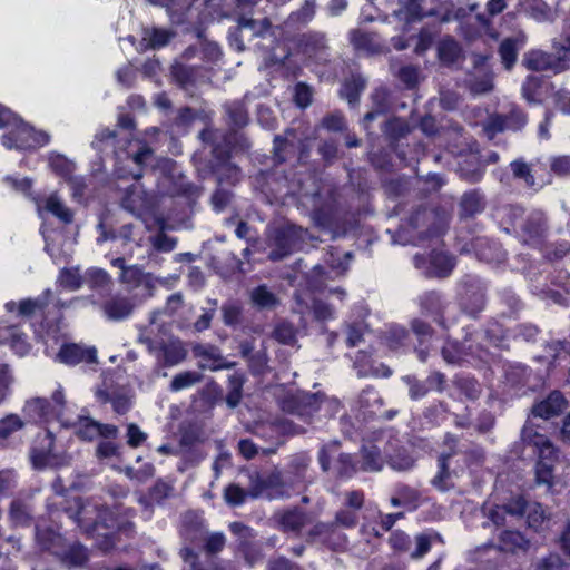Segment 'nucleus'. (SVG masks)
<instances>
[{
	"label": "nucleus",
	"instance_id": "nucleus-1",
	"mask_svg": "<svg viewBox=\"0 0 570 570\" xmlns=\"http://www.w3.org/2000/svg\"><path fill=\"white\" fill-rule=\"evenodd\" d=\"M92 147L99 153H111L115 158V173L118 178H132L135 183L125 189L121 206L134 216L141 218L153 206L151 197L138 181L144 166L153 157V149L141 141H130L128 137L118 139L115 131L102 129L96 134Z\"/></svg>",
	"mask_w": 570,
	"mask_h": 570
},
{
	"label": "nucleus",
	"instance_id": "nucleus-2",
	"mask_svg": "<svg viewBox=\"0 0 570 570\" xmlns=\"http://www.w3.org/2000/svg\"><path fill=\"white\" fill-rule=\"evenodd\" d=\"M233 0H205L199 14L198 24L223 19H236L237 27L229 33V43L238 51L245 49L244 41H254L257 48L271 47L282 30L272 28L268 18L255 19L242 14Z\"/></svg>",
	"mask_w": 570,
	"mask_h": 570
},
{
	"label": "nucleus",
	"instance_id": "nucleus-3",
	"mask_svg": "<svg viewBox=\"0 0 570 570\" xmlns=\"http://www.w3.org/2000/svg\"><path fill=\"white\" fill-rule=\"evenodd\" d=\"M23 414L35 423L58 421L63 428H71L82 440L91 441L100 435V423L85 415L70 413L61 385L51 395V401L33 397L26 402Z\"/></svg>",
	"mask_w": 570,
	"mask_h": 570
},
{
	"label": "nucleus",
	"instance_id": "nucleus-4",
	"mask_svg": "<svg viewBox=\"0 0 570 570\" xmlns=\"http://www.w3.org/2000/svg\"><path fill=\"white\" fill-rule=\"evenodd\" d=\"M484 513L497 527L505 525L514 519L525 517L530 529L539 532L546 529L549 517L538 502H529L522 495L510 497L503 503L484 504Z\"/></svg>",
	"mask_w": 570,
	"mask_h": 570
},
{
	"label": "nucleus",
	"instance_id": "nucleus-5",
	"mask_svg": "<svg viewBox=\"0 0 570 570\" xmlns=\"http://www.w3.org/2000/svg\"><path fill=\"white\" fill-rule=\"evenodd\" d=\"M45 344V353L53 362L67 366H75L80 363H96L97 350L80 343L68 342L61 333L59 325L49 326L42 334L37 332Z\"/></svg>",
	"mask_w": 570,
	"mask_h": 570
},
{
	"label": "nucleus",
	"instance_id": "nucleus-6",
	"mask_svg": "<svg viewBox=\"0 0 570 570\" xmlns=\"http://www.w3.org/2000/svg\"><path fill=\"white\" fill-rule=\"evenodd\" d=\"M532 263L522 267V273L530 281L531 292L542 299L567 306L570 303V272L554 269L543 277Z\"/></svg>",
	"mask_w": 570,
	"mask_h": 570
},
{
	"label": "nucleus",
	"instance_id": "nucleus-7",
	"mask_svg": "<svg viewBox=\"0 0 570 570\" xmlns=\"http://www.w3.org/2000/svg\"><path fill=\"white\" fill-rule=\"evenodd\" d=\"M482 333L472 332L465 328V336L462 343L448 338L441 350V355L448 364L462 365L469 363L478 366L488 363L490 353L488 345L480 344Z\"/></svg>",
	"mask_w": 570,
	"mask_h": 570
},
{
	"label": "nucleus",
	"instance_id": "nucleus-8",
	"mask_svg": "<svg viewBox=\"0 0 570 570\" xmlns=\"http://www.w3.org/2000/svg\"><path fill=\"white\" fill-rule=\"evenodd\" d=\"M556 53L542 50L528 51L522 60L523 66L532 71H550L554 75L569 68L570 62V24L564 29L559 41H554Z\"/></svg>",
	"mask_w": 570,
	"mask_h": 570
},
{
	"label": "nucleus",
	"instance_id": "nucleus-9",
	"mask_svg": "<svg viewBox=\"0 0 570 570\" xmlns=\"http://www.w3.org/2000/svg\"><path fill=\"white\" fill-rule=\"evenodd\" d=\"M315 13V1L314 0H305L304 4L295 12H293L283 26H273L272 28H276L282 30V33L278 35L277 40L267 48H259L266 55L264 57L265 61L269 65H283L288 59L291 52L287 41V33L296 27L302 24H306L312 20Z\"/></svg>",
	"mask_w": 570,
	"mask_h": 570
},
{
	"label": "nucleus",
	"instance_id": "nucleus-10",
	"mask_svg": "<svg viewBox=\"0 0 570 570\" xmlns=\"http://www.w3.org/2000/svg\"><path fill=\"white\" fill-rule=\"evenodd\" d=\"M324 274L322 266H315L312 272V278L306 288L297 289L295 293V312L304 316L312 313L317 321H327L334 317V309L327 303L317 297V293L323 292V284L318 278Z\"/></svg>",
	"mask_w": 570,
	"mask_h": 570
},
{
	"label": "nucleus",
	"instance_id": "nucleus-11",
	"mask_svg": "<svg viewBox=\"0 0 570 570\" xmlns=\"http://www.w3.org/2000/svg\"><path fill=\"white\" fill-rule=\"evenodd\" d=\"M119 282L131 294L132 299L141 304L154 296L158 284L166 285L167 278L156 277L138 265H128V268H124V272L120 273Z\"/></svg>",
	"mask_w": 570,
	"mask_h": 570
},
{
	"label": "nucleus",
	"instance_id": "nucleus-12",
	"mask_svg": "<svg viewBox=\"0 0 570 570\" xmlns=\"http://www.w3.org/2000/svg\"><path fill=\"white\" fill-rule=\"evenodd\" d=\"M30 459L36 469L61 468L70 463V455L55 444L50 431L39 433L30 449Z\"/></svg>",
	"mask_w": 570,
	"mask_h": 570
},
{
	"label": "nucleus",
	"instance_id": "nucleus-13",
	"mask_svg": "<svg viewBox=\"0 0 570 570\" xmlns=\"http://www.w3.org/2000/svg\"><path fill=\"white\" fill-rule=\"evenodd\" d=\"M393 448L392 431L373 432L370 439L363 440L361 448L360 470L367 472L381 471L386 462L384 448Z\"/></svg>",
	"mask_w": 570,
	"mask_h": 570
},
{
	"label": "nucleus",
	"instance_id": "nucleus-14",
	"mask_svg": "<svg viewBox=\"0 0 570 570\" xmlns=\"http://www.w3.org/2000/svg\"><path fill=\"white\" fill-rule=\"evenodd\" d=\"M48 142L49 135L47 132L35 131L22 120L2 136V145L7 149L29 150L46 146Z\"/></svg>",
	"mask_w": 570,
	"mask_h": 570
},
{
	"label": "nucleus",
	"instance_id": "nucleus-15",
	"mask_svg": "<svg viewBox=\"0 0 570 570\" xmlns=\"http://www.w3.org/2000/svg\"><path fill=\"white\" fill-rule=\"evenodd\" d=\"M417 303L421 313L426 316H432L434 322L444 330L456 323V316L451 314V305L448 303L443 295L435 291H430L421 294L417 297Z\"/></svg>",
	"mask_w": 570,
	"mask_h": 570
},
{
	"label": "nucleus",
	"instance_id": "nucleus-16",
	"mask_svg": "<svg viewBox=\"0 0 570 570\" xmlns=\"http://www.w3.org/2000/svg\"><path fill=\"white\" fill-rule=\"evenodd\" d=\"M304 234L305 230L295 225L275 228L269 235V246L272 247L269 258L279 261L299 248Z\"/></svg>",
	"mask_w": 570,
	"mask_h": 570
},
{
	"label": "nucleus",
	"instance_id": "nucleus-17",
	"mask_svg": "<svg viewBox=\"0 0 570 570\" xmlns=\"http://www.w3.org/2000/svg\"><path fill=\"white\" fill-rule=\"evenodd\" d=\"M485 284L478 276H465L459 291L462 309L471 316L479 314L485 306Z\"/></svg>",
	"mask_w": 570,
	"mask_h": 570
},
{
	"label": "nucleus",
	"instance_id": "nucleus-18",
	"mask_svg": "<svg viewBox=\"0 0 570 570\" xmlns=\"http://www.w3.org/2000/svg\"><path fill=\"white\" fill-rule=\"evenodd\" d=\"M139 340L147 344L158 366L173 367L184 362L187 357L188 352L180 340L171 338L157 344H154L150 338L142 336Z\"/></svg>",
	"mask_w": 570,
	"mask_h": 570
},
{
	"label": "nucleus",
	"instance_id": "nucleus-19",
	"mask_svg": "<svg viewBox=\"0 0 570 570\" xmlns=\"http://www.w3.org/2000/svg\"><path fill=\"white\" fill-rule=\"evenodd\" d=\"M52 297V292L50 289L45 291L39 297L37 298H26L19 302L17 304L13 301L7 302L4 307L9 313L14 312L18 308V314L21 316H30L33 315L37 312H40L45 317V324H41L40 330H36L37 332L45 333L46 330L49 326H56L57 324H52L50 320V301Z\"/></svg>",
	"mask_w": 570,
	"mask_h": 570
},
{
	"label": "nucleus",
	"instance_id": "nucleus-20",
	"mask_svg": "<svg viewBox=\"0 0 570 570\" xmlns=\"http://www.w3.org/2000/svg\"><path fill=\"white\" fill-rule=\"evenodd\" d=\"M527 122L528 117L521 108L511 105L507 112L491 115L484 124L483 130L489 139H493L498 132L504 130H520Z\"/></svg>",
	"mask_w": 570,
	"mask_h": 570
},
{
	"label": "nucleus",
	"instance_id": "nucleus-21",
	"mask_svg": "<svg viewBox=\"0 0 570 570\" xmlns=\"http://www.w3.org/2000/svg\"><path fill=\"white\" fill-rule=\"evenodd\" d=\"M549 229L548 219L542 210L530 212L517 232L519 239L530 246L537 247L542 244Z\"/></svg>",
	"mask_w": 570,
	"mask_h": 570
},
{
	"label": "nucleus",
	"instance_id": "nucleus-22",
	"mask_svg": "<svg viewBox=\"0 0 570 570\" xmlns=\"http://www.w3.org/2000/svg\"><path fill=\"white\" fill-rule=\"evenodd\" d=\"M134 517V510L130 508H124L121 504L114 507V510L102 508L98 511V519L94 522L91 529H86L88 532H95L98 530L100 524L106 529L128 530L132 523L130 519Z\"/></svg>",
	"mask_w": 570,
	"mask_h": 570
},
{
	"label": "nucleus",
	"instance_id": "nucleus-23",
	"mask_svg": "<svg viewBox=\"0 0 570 570\" xmlns=\"http://www.w3.org/2000/svg\"><path fill=\"white\" fill-rule=\"evenodd\" d=\"M313 219L318 226L330 228L336 212V199L331 188H324L312 196Z\"/></svg>",
	"mask_w": 570,
	"mask_h": 570
},
{
	"label": "nucleus",
	"instance_id": "nucleus-24",
	"mask_svg": "<svg viewBox=\"0 0 570 570\" xmlns=\"http://www.w3.org/2000/svg\"><path fill=\"white\" fill-rule=\"evenodd\" d=\"M285 491L283 490L282 474L277 471L269 473L266 476L258 474L250 476V483L248 488V494L252 498L266 497L274 499L283 497Z\"/></svg>",
	"mask_w": 570,
	"mask_h": 570
},
{
	"label": "nucleus",
	"instance_id": "nucleus-25",
	"mask_svg": "<svg viewBox=\"0 0 570 570\" xmlns=\"http://www.w3.org/2000/svg\"><path fill=\"white\" fill-rule=\"evenodd\" d=\"M38 216L43 217V213H50L65 224H70L73 219L72 210L66 206L57 193L49 195H38L32 197Z\"/></svg>",
	"mask_w": 570,
	"mask_h": 570
},
{
	"label": "nucleus",
	"instance_id": "nucleus-26",
	"mask_svg": "<svg viewBox=\"0 0 570 570\" xmlns=\"http://www.w3.org/2000/svg\"><path fill=\"white\" fill-rule=\"evenodd\" d=\"M299 406L301 416H313L316 412L334 415L340 409V402L335 399H327L323 394L306 393L301 396Z\"/></svg>",
	"mask_w": 570,
	"mask_h": 570
},
{
	"label": "nucleus",
	"instance_id": "nucleus-27",
	"mask_svg": "<svg viewBox=\"0 0 570 570\" xmlns=\"http://www.w3.org/2000/svg\"><path fill=\"white\" fill-rule=\"evenodd\" d=\"M273 520L279 530L295 535H298L302 529L311 522L308 515L298 508L279 510L275 512Z\"/></svg>",
	"mask_w": 570,
	"mask_h": 570
},
{
	"label": "nucleus",
	"instance_id": "nucleus-28",
	"mask_svg": "<svg viewBox=\"0 0 570 570\" xmlns=\"http://www.w3.org/2000/svg\"><path fill=\"white\" fill-rule=\"evenodd\" d=\"M470 246H472L476 258L488 264L499 265L507 258L501 245L485 237L474 238Z\"/></svg>",
	"mask_w": 570,
	"mask_h": 570
},
{
	"label": "nucleus",
	"instance_id": "nucleus-29",
	"mask_svg": "<svg viewBox=\"0 0 570 570\" xmlns=\"http://www.w3.org/2000/svg\"><path fill=\"white\" fill-rule=\"evenodd\" d=\"M522 440L532 444L538 452V461H546L553 464L558 459V451L550 440L537 432H532L528 425L522 430Z\"/></svg>",
	"mask_w": 570,
	"mask_h": 570
},
{
	"label": "nucleus",
	"instance_id": "nucleus-30",
	"mask_svg": "<svg viewBox=\"0 0 570 570\" xmlns=\"http://www.w3.org/2000/svg\"><path fill=\"white\" fill-rule=\"evenodd\" d=\"M136 304L138 303L132 297L116 295L104 303V315L115 322L126 320L131 315Z\"/></svg>",
	"mask_w": 570,
	"mask_h": 570
},
{
	"label": "nucleus",
	"instance_id": "nucleus-31",
	"mask_svg": "<svg viewBox=\"0 0 570 570\" xmlns=\"http://www.w3.org/2000/svg\"><path fill=\"white\" fill-rule=\"evenodd\" d=\"M567 406V400L559 391L551 392L546 399L535 403L532 407L534 416L548 420L560 415Z\"/></svg>",
	"mask_w": 570,
	"mask_h": 570
},
{
	"label": "nucleus",
	"instance_id": "nucleus-32",
	"mask_svg": "<svg viewBox=\"0 0 570 570\" xmlns=\"http://www.w3.org/2000/svg\"><path fill=\"white\" fill-rule=\"evenodd\" d=\"M382 343L394 353H405L411 348V336L403 326L392 324L384 331Z\"/></svg>",
	"mask_w": 570,
	"mask_h": 570
},
{
	"label": "nucleus",
	"instance_id": "nucleus-33",
	"mask_svg": "<svg viewBox=\"0 0 570 570\" xmlns=\"http://www.w3.org/2000/svg\"><path fill=\"white\" fill-rule=\"evenodd\" d=\"M195 355L199 358V366L205 370L218 371L229 368L228 363L220 355L219 350L212 345H197L194 348Z\"/></svg>",
	"mask_w": 570,
	"mask_h": 570
},
{
	"label": "nucleus",
	"instance_id": "nucleus-34",
	"mask_svg": "<svg viewBox=\"0 0 570 570\" xmlns=\"http://www.w3.org/2000/svg\"><path fill=\"white\" fill-rule=\"evenodd\" d=\"M96 396L102 403H111L117 414L127 413L132 405V394L126 389L112 390L110 392L98 390Z\"/></svg>",
	"mask_w": 570,
	"mask_h": 570
},
{
	"label": "nucleus",
	"instance_id": "nucleus-35",
	"mask_svg": "<svg viewBox=\"0 0 570 570\" xmlns=\"http://www.w3.org/2000/svg\"><path fill=\"white\" fill-rule=\"evenodd\" d=\"M171 75L177 83L187 88L197 82L203 81L206 77L205 69L199 66H188L184 63H175L171 68Z\"/></svg>",
	"mask_w": 570,
	"mask_h": 570
},
{
	"label": "nucleus",
	"instance_id": "nucleus-36",
	"mask_svg": "<svg viewBox=\"0 0 570 570\" xmlns=\"http://www.w3.org/2000/svg\"><path fill=\"white\" fill-rule=\"evenodd\" d=\"M351 43L356 50L377 52L382 48V41L375 32L355 29L350 32Z\"/></svg>",
	"mask_w": 570,
	"mask_h": 570
},
{
	"label": "nucleus",
	"instance_id": "nucleus-37",
	"mask_svg": "<svg viewBox=\"0 0 570 570\" xmlns=\"http://www.w3.org/2000/svg\"><path fill=\"white\" fill-rule=\"evenodd\" d=\"M528 547V539L519 531L503 530L499 534L498 548L501 551L517 553L525 551Z\"/></svg>",
	"mask_w": 570,
	"mask_h": 570
},
{
	"label": "nucleus",
	"instance_id": "nucleus-38",
	"mask_svg": "<svg viewBox=\"0 0 570 570\" xmlns=\"http://www.w3.org/2000/svg\"><path fill=\"white\" fill-rule=\"evenodd\" d=\"M298 50L307 58H316L326 48L325 37L321 33H304L297 40Z\"/></svg>",
	"mask_w": 570,
	"mask_h": 570
},
{
	"label": "nucleus",
	"instance_id": "nucleus-39",
	"mask_svg": "<svg viewBox=\"0 0 570 570\" xmlns=\"http://www.w3.org/2000/svg\"><path fill=\"white\" fill-rule=\"evenodd\" d=\"M429 262L430 268L428 274L430 276L445 277L454 267L453 257L441 250H433L429 256Z\"/></svg>",
	"mask_w": 570,
	"mask_h": 570
},
{
	"label": "nucleus",
	"instance_id": "nucleus-40",
	"mask_svg": "<svg viewBox=\"0 0 570 570\" xmlns=\"http://www.w3.org/2000/svg\"><path fill=\"white\" fill-rule=\"evenodd\" d=\"M205 532V528L199 519L194 518L191 514L184 517L180 534L185 541L197 544L204 539Z\"/></svg>",
	"mask_w": 570,
	"mask_h": 570
},
{
	"label": "nucleus",
	"instance_id": "nucleus-41",
	"mask_svg": "<svg viewBox=\"0 0 570 570\" xmlns=\"http://www.w3.org/2000/svg\"><path fill=\"white\" fill-rule=\"evenodd\" d=\"M393 448H384L386 462L396 471H407L413 464L414 460L405 453V451L397 450V440L392 438Z\"/></svg>",
	"mask_w": 570,
	"mask_h": 570
},
{
	"label": "nucleus",
	"instance_id": "nucleus-42",
	"mask_svg": "<svg viewBox=\"0 0 570 570\" xmlns=\"http://www.w3.org/2000/svg\"><path fill=\"white\" fill-rule=\"evenodd\" d=\"M523 214L524 210L520 206L508 205L499 209L497 216L501 219L502 224H507L504 226L507 233L514 232L517 234L520 223L524 219Z\"/></svg>",
	"mask_w": 570,
	"mask_h": 570
},
{
	"label": "nucleus",
	"instance_id": "nucleus-43",
	"mask_svg": "<svg viewBox=\"0 0 570 570\" xmlns=\"http://www.w3.org/2000/svg\"><path fill=\"white\" fill-rule=\"evenodd\" d=\"M295 139L296 134L294 129L286 130L284 136H275L274 157L278 163L285 161L288 154L295 150Z\"/></svg>",
	"mask_w": 570,
	"mask_h": 570
},
{
	"label": "nucleus",
	"instance_id": "nucleus-44",
	"mask_svg": "<svg viewBox=\"0 0 570 570\" xmlns=\"http://www.w3.org/2000/svg\"><path fill=\"white\" fill-rule=\"evenodd\" d=\"M524 42H525V37L523 35L515 39H513V38L504 39L501 42L500 48H499V53H500L502 62L507 69H510L514 65V62L517 60L518 51L520 48L523 47Z\"/></svg>",
	"mask_w": 570,
	"mask_h": 570
},
{
	"label": "nucleus",
	"instance_id": "nucleus-45",
	"mask_svg": "<svg viewBox=\"0 0 570 570\" xmlns=\"http://www.w3.org/2000/svg\"><path fill=\"white\" fill-rule=\"evenodd\" d=\"M59 558L63 564L67 567H81L83 566L88 559L87 549L79 544L72 543L68 546L61 553H59Z\"/></svg>",
	"mask_w": 570,
	"mask_h": 570
},
{
	"label": "nucleus",
	"instance_id": "nucleus-46",
	"mask_svg": "<svg viewBox=\"0 0 570 570\" xmlns=\"http://www.w3.org/2000/svg\"><path fill=\"white\" fill-rule=\"evenodd\" d=\"M174 36L175 33L168 29H145L142 35V42L146 43V48L158 49L165 47Z\"/></svg>",
	"mask_w": 570,
	"mask_h": 570
},
{
	"label": "nucleus",
	"instance_id": "nucleus-47",
	"mask_svg": "<svg viewBox=\"0 0 570 570\" xmlns=\"http://www.w3.org/2000/svg\"><path fill=\"white\" fill-rule=\"evenodd\" d=\"M83 283L94 291L102 292L110 288L111 277L105 269L92 267L86 272Z\"/></svg>",
	"mask_w": 570,
	"mask_h": 570
},
{
	"label": "nucleus",
	"instance_id": "nucleus-48",
	"mask_svg": "<svg viewBox=\"0 0 570 570\" xmlns=\"http://www.w3.org/2000/svg\"><path fill=\"white\" fill-rule=\"evenodd\" d=\"M450 456L451 453L441 454L439 458V471L432 479L433 487L440 491H446L454 485L452 473L449 471L446 463Z\"/></svg>",
	"mask_w": 570,
	"mask_h": 570
},
{
	"label": "nucleus",
	"instance_id": "nucleus-49",
	"mask_svg": "<svg viewBox=\"0 0 570 570\" xmlns=\"http://www.w3.org/2000/svg\"><path fill=\"white\" fill-rule=\"evenodd\" d=\"M434 13V0H409L405 14L409 20H417Z\"/></svg>",
	"mask_w": 570,
	"mask_h": 570
},
{
	"label": "nucleus",
	"instance_id": "nucleus-50",
	"mask_svg": "<svg viewBox=\"0 0 570 570\" xmlns=\"http://www.w3.org/2000/svg\"><path fill=\"white\" fill-rule=\"evenodd\" d=\"M24 421L18 414H8L0 420V444H7L8 440L24 428Z\"/></svg>",
	"mask_w": 570,
	"mask_h": 570
},
{
	"label": "nucleus",
	"instance_id": "nucleus-51",
	"mask_svg": "<svg viewBox=\"0 0 570 570\" xmlns=\"http://www.w3.org/2000/svg\"><path fill=\"white\" fill-rule=\"evenodd\" d=\"M354 367L357 370L358 376L382 375L387 377L391 375L390 368L384 365H380L381 368L374 367L370 361V356L363 352L357 354L354 361Z\"/></svg>",
	"mask_w": 570,
	"mask_h": 570
},
{
	"label": "nucleus",
	"instance_id": "nucleus-52",
	"mask_svg": "<svg viewBox=\"0 0 570 570\" xmlns=\"http://www.w3.org/2000/svg\"><path fill=\"white\" fill-rule=\"evenodd\" d=\"M352 254L350 252L341 253L337 248H332L325 255V263L335 274H343L347 271Z\"/></svg>",
	"mask_w": 570,
	"mask_h": 570
},
{
	"label": "nucleus",
	"instance_id": "nucleus-53",
	"mask_svg": "<svg viewBox=\"0 0 570 570\" xmlns=\"http://www.w3.org/2000/svg\"><path fill=\"white\" fill-rule=\"evenodd\" d=\"M154 6L165 8L169 14L170 21L175 24H193L190 14V7L184 12H178L175 9V0H147Z\"/></svg>",
	"mask_w": 570,
	"mask_h": 570
},
{
	"label": "nucleus",
	"instance_id": "nucleus-54",
	"mask_svg": "<svg viewBox=\"0 0 570 570\" xmlns=\"http://www.w3.org/2000/svg\"><path fill=\"white\" fill-rule=\"evenodd\" d=\"M373 109L368 111L363 121L365 124L374 120L379 115L385 112L389 108V92L385 88H377L372 94Z\"/></svg>",
	"mask_w": 570,
	"mask_h": 570
},
{
	"label": "nucleus",
	"instance_id": "nucleus-55",
	"mask_svg": "<svg viewBox=\"0 0 570 570\" xmlns=\"http://www.w3.org/2000/svg\"><path fill=\"white\" fill-rule=\"evenodd\" d=\"M472 332L482 333L480 344L487 341L488 345L497 347L503 346L507 338V331L497 322L489 324L483 331L473 330Z\"/></svg>",
	"mask_w": 570,
	"mask_h": 570
},
{
	"label": "nucleus",
	"instance_id": "nucleus-56",
	"mask_svg": "<svg viewBox=\"0 0 570 570\" xmlns=\"http://www.w3.org/2000/svg\"><path fill=\"white\" fill-rule=\"evenodd\" d=\"M461 210L465 216L479 214L484 208V197L478 190H471L462 196Z\"/></svg>",
	"mask_w": 570,
	"mask_h": 570
},
{
	"label": "nucleus",
	"instance_id": "nucleus-57",
	"mask_svg": "<svg viewBox=\"0 0 570 570\" xmlns=\"http://www.w3.org/2000/svg\"><path fill=\"white\" fill-rule=\"evenodd\" d=\"M245 382V375L240 372H234L228 377V393L226 402L228 406L235 407L242 400V390Z\"/></svg>",
	"mask_w": 570,
	"mask_h": 570
},
{
	"label": "nucleus",
	"instance_id": "nucleus-58",
	"mask_svg": "<svg viewBox=\"0 0 570 570\" xmlns=\"http://www.w3.org/2000/svg\"><path fill=\"white\" fill-rule=\"evenodd\" d=\"M336 535L335 523H323L315 524L308 532L309 541H321L325 544L335 546L332 538Z\"/></svg>",
	"mask_w": 570,
	"mask_h": 570
},
{
	"label": "nucleus",
	"instance_id": "nucleus-59",
	"mask_svg": "<svg viewBox=\"0 0 570 570\" xmlns=\"http://www.w3.org/2000/svg\"><path fill=\"white\" fill-rule=\"evenodd\" d=\"M250 299L261 309L273 308L278 304V298L265 285L254 288L250 292Z\"/></svg>",
	"mask_w": 570,
	"mask_h": 570
},
{
	"label": "nucleus",
	"instance_id": "nucleus-60",
	"mask_svg": "<svg viewBox=\"0 0 570 570\" xmlns=\"http://www.w3.org/2000/svg\"><path fill=\"white\" fill-rule=\"evenodd\" d=\"M180 557L190 566L191 570H219L217 561L208 557L205 562L198 561V556L188 547L180 550Z\"/></svg>",
	"mask_w": 570,
	"mask_h": 570
},
{
	"label": "nucleus",
	"instance_id": "nucleus-61",
	"mask_svg": "<svg viewBox=\"0 0 570 570\" xmlns=\"http://www.w3.org/2000/svg\"><path fill=\"white\" fill-rule=\"evenodd\" d=\"M364 87V79L361 76H353L350 80L343 83L340 94L342 98L346 99L348 104L353 105L358 101L360 94Z\"/></svg>",
	"mask_w": 570,
	"mask_h": 570
},
{
	"label": "nucleus",
	"instance_id": "nucleus-62",
	"mask_svg": "<svg viewBox=\"0 0 570 570\" xmlns=\"http://www.w3.org/2000/svg\"><path fill=\"white\" fill-rule=\"evenodd\" d=\"M529 376V367L522 364L509 365L505 370L507 383L514 387L527 385Z\"/></svg>",
	"mask_w": 570,
	"mask_h": 570
},
{
	"label": "nucleus",
	"instance_id": "nucleus-63",
	"mask_svg": "<svg viewBox=\"0 0 570 570\" xmlns=\"http://www.w3.org/2000/svg\"><path fill=\"white\" fill-rule=\"evenodd\" d=\"M202 374L195 371H185L176 374L170 382V391L178 392L200 382Z\"/></svg>",
	"mask_w": 570,
	"mask_h": 570
},
{
	"label": "nucleus",
	"instance_id": "nucleus-64",
	"mask_svg": "<svg viewBox=\"0 0 570 570\" xmlns=\"http://www.w3.org/2000/svg\"><path fill=\"white\" fill-rule=\"evenodd\" d=\"M438 50L441 61L446 65L455 62L461 52L459 43L452 38L443 39L440 42Z\"/></svg>",
	"mask_w": 570,
	"mask_h": 570
}]
</instances>
